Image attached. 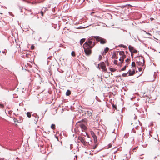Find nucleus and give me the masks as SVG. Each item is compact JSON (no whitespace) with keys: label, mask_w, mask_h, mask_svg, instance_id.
Returning <instances> with one entry per match:
<instances>
[{"label":"nucleus","mask_w":160,"mask_h":160,"mask_svg":"<svg viewBox=\"0 0 160 160\" xmlns=\"http://www.w3.org/2000/svg\"><path fill=\"white\" fill-rule=\"evenodd\" d=\"M91 134L93 138L94 142H96L97 141V137L94 133L92 131L91 132Z\"/></svg>","instance_id":"nucleus-7"},{"label":"nucleus","mask_w":160,"mask_h":160,"mask_svg":"<svg viewBox=\"0 0 160 160\" xmlns=\"http://www.w3.org/2000/svg\"><path fill=\"white\" fill-rule=\"evenodd\" d=\"M146 33L148 34L150 36H151V34L149 33Z\"/></svg>","instance_id":"nucleus-36"},{"label":"nucleus","mask_w":160,"mask_h":160,"mask_svg":"<svg viewBox=\"0 0 160 160\" xmlns=\"http://www.w3.org/2000/svg\"><path fill=\"white\" fill-rule=\"evenodd\" d=\"M34 48V46H31V48L32 49H33Z\"/></svg>","instance_id":"nucleus-34"},{"label":"nucleus","mask_w":160,"mask_h":160,"mask_svg":"<svg viewBox=\"0 0 160 160\" xmlns=\"http://www.w3.org/2000/svg\"><path fill=\"white\" fill-rule=\"evenodd\" d=\"M112 58L114 59H118V56H117L116 54L115 53H113L112 56Z\"/></svg>","instance_id":"nucleus-13"},{"label":"nucleus","mask_w":160,"mask_h":160,"mask_svg":"<svg viewBox=\"0 0 160 160\" xmlns=\"http://www.w3.org/2000/svg\"><path fill=\"white\" fill-rule=\"evenodd\" d=\"M139 71H140V68H139Z\"/></svg>","instance_id":"nucleus-52"},{"label":"nucleus","mask_w":160,"mask_h":160,"mask_svg":"<svg viewBox=\"0 0 160 160\" xmlns=\"http://www.w3.org/2000/svg\"><path fill=\"white\" fill-rule=\"evenodd\" d=\"M71 94V91L70 90H67L66 93V95L67 96H69Z\"/></svg>","instance_id":"nucleus-17"},{"label":"nucleus","mask_w":160,"mask_h":160,"mask_svg":"<svg viewBox=\"0 0 160 160\" xmlns=\"http://www.w3.org/2000/svg\"><path fill=\"white\" fill-rule=\"evenodd\" d=\"M80 28V27H79L78 28H78V29H80L81 28Z\"/></svg>","instance_id":"nucleus-40"},{"label":"nucleus","mask_w":160,"mask_h":160,"mask_svg":"<svg viewBox=\"0 0 160 160\" xmlns=\"http://www.w3.org/2000/svg\"><path fill=\"white\" fill-rule=\"evenodd\" d=\"M158 114L160 115V113H158Z\"/></svg>","instance_id":"nucleus-44"},{"label":"nucleus","mask_w":160,"mask_h":160,"mask_svg":"<svg viewBox=\"0 0 160 160\" xmlns=\"http://www.w3.org/2000/svg\"><path fill=\"white\" fill-rule=\"evenodd\" d=\"M43 9V11L44 12H46V11L47 10V8H44Z\"/></svg>","instance_id":"nucleus-31"},{"label":"nucleus","mask_w":160,"mask_h":160,"mask_svg":"<svg viewBox=\"0 0 160 160\" xmlns=\"http://www.w3.org/2000/svg\"><path fill=\"white\" fill-rule=\"evenodd\" d=\"M79 126L82 131L86 130L87 127L83 123H80Z\"/></svg>","instance_id":"nucleus-6"},{"label":"nucleus","mask_w":160,"mask_h":160,"mask_svg":"<svg viewBox=\"0 0 160 160\" xmlns=\"http://www.w3.org/2000/svg\"><path fill=\"white\" fill-rule=\"evenodd\" d=\"M128 6H130V7H132V6L130 4L128 5Z\"/></svg>","instance_id":"nucleus-41"},{"label":"nucleus","mask_w":160,"mask_h":160,"mask_svg":"<svg viewBox=\"0 0 160 160\" xmlns=\"http://www.w3.org/2000/svg\"><path fill=\"white\" fill-rule=\"evenodd\" d=\"M119 54L120 56V58L118 60H123L126 58V56L124 51H121L119 52Z\"/></svg>","instance_id":"nucleus-4"},{"label":"nucleus","mask_w":160,"mask_h":160,"mask_svg":"<svg viewBox=\"0 0 160 160\" xmlns=\"http://www.w3.org/2000/svg\"><path fill=\"white\" fill-rule=\"evenodd\" d=\"M110 146H111V145H109V147H110Z\"/></svg>","instance_id":"nucleus-47"},{"label":"nucleus","mask_w":160,"mask_h":160,"mask_svg":"<svg viewBox=\"0 0 160 160\" xmlns=\"http://www.w3.org/2000/svg\"><path fill=\"white\" fill-rule=\"evenodd\" d=\"M120 61V62H119V64L118 65L120 67H121L122 66V64L123 63V61Z\"/></svg>","instance_id":"nucleus-23"},{"label":"nucleus","mask_w":160,"mask_h":160,"mask_svg":"<svg viewBox=\"0 0 160 160\" xmlns=\"http://www.w3.org/2000/svg\"><path fill=\"white\" fill-rule=\"evenodd\" d=\"M109 50V48H105L104 51L101 52V53L102 55H106V53Z\"/></svg>","instance_id":"nucleus-10"},{"label":"nucleus","mask_w":160,"mask_h":160,"mask_svg":"<svg viewBox=\"0 0 160 160\" xmlns=\"http://www.w3.org/2000/svg\"><path fill=\"white\" fill-rule=\"evenodd\" d=\"M138 58H139V59H141V60H144V58L142 56H141V57L139 56L138 57H136V59H138Z\"/></svg>","instance_id":"nucleus-21"},{"label":"nucleus","mask_w":160,"mask_h":160,"mask_svg":"<svg viewBox=\"0 0 160 160\" xmlns=\"http://www.w3.org/2000/svg\"><path fill=\"white\" fill-rule=\"evenodd\" d=\"M110 146H111V145H109V147H110Z\"/></svg>","instance_id":"nucleus-46"},{"label":"nucleus","mask_w":160,"mask_h":160,"mask_svg":"<svg viewBox=\"0 0 160 160\" xmlns=\"http://www.w3.org/2000/svg\"><path fill=\"white\" fill-rule=\"evenodd\" d=\"M128 61H127V60H126V62H127V63H128Z\"/></svg>","instance_id":"nucleus-38"},{"label":"nucleus","mask_w":160,"mask_h":160,"mask_svg":"<svg viewBox=\"0 0 160 160\" xmlns=\"http://www.w3.org/2000/svg\"><path fill=\"white\" fill-rule=\"evenodd\" d=\"M127 72L128 74V76H132L135 74V71L134 68H132V70L130 69Z\"/></svg>","instance_id":"nucleus-5"},{"label":"nucleus","mask_w":160,"mask_h":160,"mask_svg":"<svg viewBox=\"0 0 160 160\" xmlns=\"http://www.w3.org/2000/svg\"><path fill=\"white\" fill-rule=\"evenodd\" d=\"M97 67L99 69H100V68H101L102 69V71L103 72H107V69L106 67L105 64L103 62H102L99 64H98Z\"/></svg>","instance_id":"nucleus-2"},{"label":"nucleus","mask_w":160,"mask_h":160,"mask_svg":"<svg viewBox=\"0 0 160 160\" xmlns=\"http://www.w3.org/2000/svg\"><path fill=\"white\" fill-rule=\"evenodd\" d=\"M126 53H128V52L127 51H126Z\"/></svg>","instance_id":"nucleus-43"},{"label":"nucleus","mask_w":160,"mask_h":160,"mask_svg":"<svg viewBox=\"0 0 160 160\" xmlns=\"http://www.w3.org/2000/svg\"><path fill=\"white\" fill-rule=\"evenodd\" d=\"M115 132V129L114 130V131H113V132Z\"/></svg>","instance_id":"nucleus-42"},{"label":"nucleus","mask_w":160,"mask_h":160,"mask_svg":"<svg viewBox=\"0 0 160 160\" xmlns=\"http://www.w3.org/2000/svg\"><path fill=\"white\" fill-rule=\"evenodd\" d=\"M25 13L26 15H28L32 14V13L31 12V10H26L25 12Z\"/></svg>","instance_id":"nucleus-12"},{"label":"nucleus","mask_w":160,"mask_h":160,"mask_svg":"<svg viewBox=\"0 0 160 160\" xmlns=\"http://www.w3.org/2000/svg\"><path fill=\"white\" fill-rule=\"evenodd\" d=\"M128 72H127V73H123V74H122V76L123 77H127V76H128Z\"/></svg>","instance_id":"nucleus-25"},{"label":"nucleus","mask_w":160,"mask_h":160,"mask_svg":"<svg viewBox=\"0 0 160 160\" xmlns=\"http://www.w3.org/2000/svg\"><path fill=\"white\" fill-rule=\"evenodd\" d=\"M126 67H127V66L126 65H125L124 66V67L122 68H121L120 70V71H124L125 69H126Z\"/></svg>","instance_id":"nucleus-22"},{"label":"nucleus","mask_w":160,"mask_h":160,"mask_svg":"<svg viewBox=\"0 0 160 160\" xmlns=\"http://www.w3.org/2000/svg\"><path fill=\"white\" fill-rule=\"evenodd\" d=\"M126 60H129V59H128V58L127 59H126Z\"/></svg>","instance_id":"nucleus-39"},{"label":"nucleus","mask_w":160,"mask_h":160,"mask_svg":"<svg viewBox=\"0 0 160 160\" xmlns=\"http://www.w3.org/2000/svg\"><path fill=\"white\" fill-rule=\"evenodd\" d=\"M96 40L98 42H100L101 44H104L106 43V40L102 38L99 36L94 37Z\"/></svg>","instance_id":"nucleus-3"},{"label":"nucleus","mask_w":160,"mask_h":160,"mask_svg":"<svg viewBox=\"0 0 160 160\" xmlns=\"http://www.w3.org/2000/svg\"><path fill=\"white\" fill-rule=\"evenodd\" d=\"M93 13H94V12H92V13L93 14Z\"/></svg>","instance_id":"nucleus-48"},{"label":"nucleus","mask_w":160,"mask_h":160,"mask_svg":"<svg viewBox=\"0 0 160 160\" xmlns=\"http://www.w3.org/2000/svg\"><path fill=\"white\" fill-rule=\"evenodd\" d=\"M32 117H33V119L36 123L38 120V116L36 114H34L32 115Z\"/></svg>","instance_id":"nucleus-8"},{"label":"nucleus","mask_w":160,"mask_h":160,"mask_svg":"<svg viewBox=\"0 0 160 160\" xmlns=\"http://www.w3.org/2000/svg\"><path fill=\"white\" fill-rule=\"evenodd\" d=\"M110 71L111 72H115L116 70V69L111 68H109Z\"/></svg>","instance_id":"nucleus-19"},{"label":"nucleus","mask_w":160,"mask_h":160,"mask_svg":"<svg viewBox=\"0 0 160 160\" xmlns=\"http://www.w3.org/2000/svg\"><path fill=\"white\" fill-rule=\"evenodd\" d=\"M53 57L52 56H51L50 57H49L47 58L48 59H52Z\"/></svg>","instance_id":"nucleus-29"},{"label":"nucleus","mask_w":160,"mask_h":160,"mask_svg":"<svg viewBox=\"0 0 160 160\" xmlns=\"http://www.w3.org/2000/svg\"><path fill=\"white\" fill-rule=\"evenodd\" d=\"M128 48L129 51L131 52V54H132V51L133 50L134 48L132 47L131 46H129Z\"/></svg>","instance_id":"nucleus-14"},{"label":"nucleus","mask_w":160,"mask_h":160,"mask_svg":"<svg viewBox=\"0 0 160 160\" xmlns=\"http://www.w3.org/2000/svg\"><path fill=\"white\" fill-rule=\"evenodd\" d=\"M144 63V61H137L138 64L140 66H143Z\"/></svg>","instance_id":"nucleus-11"},{"label":"nucleus","mask_w":160,"mask_h":160,"mask_svg":"<svg viewBox=\"0 0 160 160\" xmlns=\"http://www.w3.org/2000/svg\"><path fill=\"white\" fill-rule=\"evenodd\" d=\"M119 46L121 47H123L124 48L125 47V46L122 44H121L119 45Z\"/></svg>","instance_id":"nucleus-33"},{"label":"nucleus","mask_w":160,"mask_h":160,"mask_svg":"<svg viewBox=\"0 0 160 160\" xmlns=\"http://www.w3.org/2000/svg\"><path fill=\"white\" fill-rule=\"evenodd\" d=\"M27 116L28 118L31 117V113L30 112H28L27 113Z\"/></svg>","instance_id":"nucleus-20"},{"label":"nucleus","mask_w":160,"mask_h":160,"mask_svg":"<svg viewBox=\"0 0 160 160\" xmlns=\"http://www.w3.org/2000/svg\"><path fill=\"white\" fill-rule=\"evenodd\" d=\"M0 106L2 108H3V105L2 104H0Z\"/></svg>","instance_id":"nucleus-35"},{"label":"nucleus","mask_w":160,"mask_h":160,"mask_svg":"<svg viewBox=\"0 0 160 160\" xmlns=\"http://www.w3.org/2000/svg\"><path fill=\"white\" fill-rule=\"evenodd\" d=\"M40 13L42 16H43L44 14V12L43 11V9H42V10L40 12Z\"/></svg>","instance_id":"nucleus-28"},{"label":"nucleus","mask_w":160,"mask_h":160,"mask_svg":"<svg viewBox=\"0 0 160 160\" xmlns=\"http://www.w3.org/2000/svg\"><path fill=\"white\" fill-rule=\"evenodd\" d=\"M137 52V50L135 49H133V50L132 51V54H131V56L133 57V53H136Z\"/></svg>","instance_id":"nucleus-16"},{"label":"nucleus","mask_w":160,"mask_h":160,"mask_svg":"<svg viewBox=\"0 0 160 160\" xmlns=\"http://www.w3.org/2000/svg\"><path fill=\"white\" fill-rule=\"evenodd\" d=\"M79 140L84 144H85V141L84 137H79Z\"/></svg>","instance_id":"nucleus-9"},{"label":"nucleus","mask_w":160,"mask_h":160,"mask_svg":"<svg viewBox=\"0 0 160 160\" xmlns=\"http://www.w3.org/2000/svg\"><path fill=\"white\" fill-rule=\"evenodd\" d=\"M51 128L53 129H54L55 128V125L54 124H52L51 125Z\"/></svg>","instance_id":"nucleus-24"},{"label":"nucleus","mask_w":160,"mask_h":160,"mask_svg":"<svg viewBox=\"0 0 160 160\" xmlns=\"http://www.w3.org/2000/svg\"><path fill=\"white\" fill-rule=\"evenodd\" d=\"M139 71H140V68H139Z\"/></svg>","instance_id":"nucleus-50"},{"label":"nucleus","mask_w":160,"mask_h":160,"mask_svg":"<svg viewBox=\"0 0 160 160\" xmlns=\"http://www.w3.org/2000/svg\"><path fill=\"white\" fill-rule=\"evenodd\" d=\"M132 68H134L135 69V63L134 62H132Z\"/></svg>","instance_id":"nucleus-18"},{"label":"nucleus","mask_w":160,"mask_h":160,"mask_svg":"<svg viewBox=\"0 0 160 160\" xmlns=\"http://www.w3.org/2000/svg\"><path fill=\"white\" fill-rule=\"evenodd\" d=\"M1 53V51H0V53Z\"/></svg>","instance_id":"nucleus-53"},{"label":"nucleus","mask_w":160,"mask_h":160,"mask_svg":"<svg viewBox=\"0 0 160 160\" xmlns=\"http://www.w3.org/2000/svg\"><path fill=\"white\" fill-rule=\"evenodd\" d=\"M139 71H140V68H139Z\"/></svg>","instance_id":"nucleus-51"},{"label":"nucleus","mask_w":160,"mask_h":160,"mask_svg":"<svg viewBox=\"0 0 160 160\" xmlns=\"http://www.w3.org/2000/svg\"><path fill=\"white\" fill-rule=\"evenodd\" d=\"M85 39L84 38H83L81 39L80 41V44L82 45V44L85 41Z\"/></svg>","instance_id":"nucleus-15"},{"label":"nucleus","mask_w":160,"mask_h":160,"mask_svg":"<svg viewBox=\"0 0 160 160\" xmlns=\"http://www.w3.org/2000/svg\"><path fill=\"white\" fill-rule=\"evenodd\" d=\"M114 63L115 64H118V61H114Z\"/></svg>","instance_id":"nucleus-30"},{"label":"nucleus","mask_w":160,"mask_h":160,"mask_svg":"<svg viewBox=\"0 0 160 160\" xmlns=\"http://www.w3.org/2000/svg\"><path fill=\"white\" fill-rule=\"evenodd\" d=\"M6 51V50L5 49L4 50V51H2V52L3 53H4L5 52V51Z\"/></svg>","instance_id":"nucleus-37"},{"label":"nucleus","mask_w":160,"mask_h":160,"mask_svg":"<svg viewBox=\"0 0 160 160\" xmlns=\"http://www.w3.org/2000/svg\"><path fill=\"white\" fill-rule=\"evenodd\" d=\"M71 55L72 56H75V53L74 51H72L71 52Z\"/></svg>","instance_id":"nucleus-27"},{"label":"nucleus","mask_w":160,"mask_h":160,"mask_svg":"<svg viewBox=\"0 0 160 160\" xmlns=\"http://www.w3.org/2000/svg\"><path fill=\"white\" fill-rule=\"evenodd\" d=\"M93 13H94V12H92V13L93 14Z\"/></svg>","instance_id":"nucleus-49"},{"label":"nucleus","mask_w":160,"mask_h":160,"mask_svg":"<svg viewBox=\"0 0 160 160\" xmlns=\"http://www.w3.org/2000/svg\"><path fill=\"white\" fill-rule=\"evenodd\" d=\"M110 146H111V145H109V147H110Z\"/></svg>","instance_id":"nucleus-45"},{"label":"nucleus","mask_w":160,"mask_h":160,"mask_svg":"<svg viewBox=\"0 0 160 160\" xmlns=\"http://www.w3.org/2000/svg\"><path fill=\"white\" fill-rule=\"evenodd\" d=\"M104 55H102L101 54V55H100L99 56V60H101V59L102 58V56L104 57Z\"/></svg>","instance_id":"nucleus-26"},{"label":"nucleus","mask_w":160,"mask_h":160,"mask_svg":"<svg viewBox=\"0 0 160 160\" xmlns=\"http://www.w3.org/2000/svg\"><path fill=\"white\" fill-rule=\"evenodd\" d=\"M105 62H106V63H107V65L108 66H109V63L108 62V61H106H106H105Z\"/></svg>","instance_id":"nucleus-32"},{"label":"nucleus","mask_w":160,"mask_h":160,"mask_svg":"<svg viewBox=\"0 0 160 160\" xmlns=\"http://www.w3.org/2000/svg\"><path fill=\"white\" fill-rule=\"evenodd\" d=\"M95 40L93 38L88 39L83 45L84 51L87 55H89L91 53V49L95 45Z\"/></svg>","instance_id":"nucleus-1"}]
</instances>
